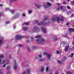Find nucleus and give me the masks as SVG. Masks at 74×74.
<instances>
[{
    "instance_id": "nucleus-1",
    "label": "nucleus",
    "mask_w": 74,
    "mask_h": 74,
    "mask_svg": "<svg viewBox=\"0 0 74 74\" xmlns=\"http://www.w3.org/2000/svg\"><path fill=\"white\" fill-rule=\"evenodd\" d=\"M37 42L39 44H43L45 41L44 39L42 38L41 36L40 35H38L37 36Z\"/></svg>"
},
{
    "instance_id": "nucleus-2",
    "label": "nucleus",
    "mask_w": 74,
    "mask_h": 74,
    "mask_svg": "<svg viewBox=\"0 0 74 74\" xmlns=\"http://www.w3.org/2000/svg\"><path fill=\"white\" fill-rule=\"evenodd\" d=\"M4 63H5L6 64H4L3 65V67H5L6 66V64H8V62L7 61V59L3 60L2 61V63H1V60H0V64H4Z\"/></svg>"
},
{
    "instance_id": "nucleus-3",
    "label": "nucleus",
    "mask_w": 74,
    "mask_h": 74,
    "mask_svg": "<svg viewBox=\"0 0 74 74\" xmlns=\"http://www.w3.org/2000/svg\"><path fill=\"white\" fill-rule=\"evenodd\" d=\"M60 18H59L57 17V21L58 22V23H60V22L59 21H61V22H63L64 21V16H63L60 15Z\"/></svg>"
},
{
    "instance_id": "nucleus-4",
    "label": "nucleus",
    "mask_w": 74,
    "mask_h": 74,
    "mask_svg": "<svg viewBox=\"0 0 74 74\" xmlns=\"http://www.w3.org/2000/svg\"><path fill=\"white\" fill-rule=\"evenodd\" d=\"M41 30L42 31L45 33H47V30H46V29L44 27H42L41 28Z\"/></svg>"
},
{
    "instance_id": "nucleus-5",
    "label": "nucleus",
    "mask_w": 74,
    "mask_h": 74,
    "mask_svg": "<svg viewBox=\"0 0 74 74\" xmlns=\"http://www.w3.org/2000/svg\"><path fill=\"white\" fill-rule=\"evenodd\" d=\"M69 34H71V32H74V29L73 28H69Z\"/></svg>"
},
{
    "instance_id": "nucleus-6",
    "label": "nucleus",
    "mask_w": 74,
    "mask_h": 74,
    "mask_svg": "<svg viewBox=\"0 0 74 74\" xmlns=\"http://www.w3.org/2000/svg\"><path fill=\"white\" fill-rule=\"evenodd\" d=\"M17 39V40H18V39H21L22 38H23V36H19V35H17L15 37Z\"/></svg>"
},
{
    "instance_id": "nucleus-7",
    "label": "nucleus",
    "mask_w": 74,
    "mask_h": 74,
    "mask_svg": "<svg viewBox=\"0 0 74 74\" xmlns=\"http://www.w3.org/2000/svg\"><path fill=\"white\" fill-rule=\"evenodd\" d=\"M44 24V21H43L42 22L41 21L40 22V23H38L37 25L38 26H40L41 25H42Z\"/></svg>"
},
{
    "instance_id": "nucleus-8",
    "label": "nucleus",
    "mask_w": 74,
    "mask_h": 74,
    "mask_svg": "<svg viewBox=\"0 0 74 74\" xmlns=\"http://www.w3.org/2000/svg\"><path fill=\"white\" fill-rule=\"evenodd\" d=\"M69 46H67L65 47V52H67L69 51Z\"/></svg>"
},
{
    "instance_id": "nucleus-9",
    "label": "nucleus",
    "mask_w": 74,
    "mask_h": 74,
    "mask_svg": "<svg viewBox=\"0 0 74 74\" xmlns=\"http://www.w3.org/2000/svg\"><path fill=\"white\" fill-rule=\"evenodd\" d=\"M19 17V14H17L16 16H14L13 17V19H15V18H17Z\"/></svg>"
},
{
    "instance_id": "nucleus-10",
    "label": "nucleus",
    "mask_w": 74,
    "mask_h": 74,
    "mask_svg": "<svg viewBox=\"0 0 74 74\" xmlns=\"http://www.w3.org/2000/svg\"><path fill=\"white\" fill-rule=\"evenodd\" d=\"M56 18L55 17H53L51 19V21L52 22H54L55 21Z\"/></svg>"
},
{
    "instance_id": "nucleus-11",
    "label": "nucleus",
    "mask_w": 74,
    "mask_h": 74,
    "mask_svg": "<svg viewBox=\"0 0 74 74\" xmlns=\"http://www.w3.org/2000/svg\"><path fill=\"white\" fill-rule=\"evenodd\" d=\"M31 70L30 69H28L27 70V74H30V73Z\"/></svg>"
},
{
    "instance_id": "nucleus-12",
    "label": "nucleus",
    "mask_w": 74,
    "mask_h": 74,
    "mask_svg": "<svg viewBox=\"0 0 74 74\" xmlns=\"http://www.w3.org/2000/svg\"><path fill=\"white\" fill-rule=\"evenodd\" d=\"M53 40L54 41L58 40V37H57V36H55L54 38L53 39Z\"/></svg>"
},
{
    "instance_id": "nucleus-13",
    "label": "nucleus",
    "mask_w": 74,
    "mask_h": 74,
    "mask_svg": "<svg viewBox=\"0 0 74 74\" xmlns=\"http://www.w3.org/2000/svg\"><path fill=\"white\" fill-rule=\"evenodd\" d=\"M44 18H45V20L44 21H47V19L48 18V16H44Z\"/></svg>"
},
{
    "instance_id": "nucleus-14",
    "label": "nucleus",
    "mask_w": 74,
    "mask_h": 74,
    "mask_svg": "<svg viewBox=\"0 0 74 74\" xmlns=\"http://www.w3.org/2000/svg\"><path fill=\"white\" fill-rule=\"evenodd\" d=\"M16 69H17V66H16V63H14V70H16Z\"/></svg>"
},
{
    "instance_id": "nucleus-15",
    "label": "nucleus",
    "mask_w": 74,
    "mask_h": 74,
    "mask_svg": "<svg viewBox=\"0 0 74 74\" xmlns=\"http://www.w3.org/2000/svg\"><path fill=\"white\" fill-rule=\"evenodd\" d=\"M67 59V57H64L63 59H62V62H64V60Z\"/></svg>"
},
{
    "instance_id": "nucleus-16",
    "label": "nucleus",
    "mask_w": 74,
    "mask_h": 74,
    "mask_svg": "<svg viewBox=\"0 0 74 74\" xmlns=\"http://www.w3.org/2000/svg\"><path fill=\"white\" fill-rule=\"evenodd\" d=\"M66 42H65V41H63L62 42V43H61V44H63V45H64H64H65V44H66Z\"/></svg>"
},
{
    "instance_id": "nucleus-17",
    "label": "nucleus",
    "mask_w": 74,
    "mask_h": 74,
    "mask_svg": "<svg viewBox=\"0 0 74 74\" xmlns=\"http://www.w3.org/2000/svg\"><path fill=\"white\" fill-rule=\"evenodd\" d=\"M43 54L44 55H46L47 56H48V54L46 52H44L43 53Z\"/></svg>"
},
{
    "instance_id": "nucleus-18",
    "label": "nucleus",
    "mask_w": 74,
    "mask_h": 74,
    "mask_svg": "<svg viewBox=\"0 0 74 74\" xmlns=\"http://www.w3.org/2000/svg\"><path fill=\"white\" fill-rule=\"evenodd\" d=\"M46 4L48 5V6H51V3L48 2H47L46 3Z\"/></svg>"
},
{
    "instance_id": "nucleus-19",
    "label": "nucleus",
    "mask_w": 74,
    "mask_h": 74,
    "mask_svg": "<svg viewBox=\"0 0 74 74\" xmlns=\"http://www.w3.org/2000/svg\"><path fill=\"white\" fill-rule=\"evenodd\" d=\"M74 53H72L71 55L69 57L70 58H73V56H74Z\"/></svg>"
},
{
    "instance_id": "nucleus-20",
    "label": "nucleus",
    "mask_w": 74,
    "mask_h": 74,
    "mask_svg": "<svg viewBox=\"0 0 74 74\" xmlns=\"http://www.w3.org/2000/svg\"><path fill=\"white\" fill-rule=\"evenodd\" d=\"M66 74H72V72L70 71H67L66 72Z\"/></svg>"
},
{
    "instance_id": "nucleus-21",
    "label": "nucleus",
    "mask_w": 74,
    "mask_h": 74,
    "mask_svg": "<svg viewBox=\"0 0 74 74\" xmlns=\"http://www.w3.org/2000/svg\"><path fill=\"white\" fill-rule=\"evenodd\" d=\"M60 8L61 10H62L63 11H64V12H65V10H64V9H63V7L60 6Z\"/></svg>"
},
{
    "instance_id": "nucleus-22",
    "label": "nucleus",
    "mask_w": 74,
    "mask_h": 74,
    "mask_svg": "<svg viewBox=\"0 0 74 74\" xmlns=\"http://www.w3.org/2000/svg\"><path fill=\"white\" fill-rule=\"evenodd\" d=\"M28 14H31L32 13V10H29L28 12Z\"/></svg>"
},
{
    "instance_id": "nucleus-23",
    "label": "nucleus",
    "mask_w": 74,
    "mask_h": 74,
    "mask_svg": "<svg viewBox=\"0 0 74 74\" xmlns=\"http://www.w3.org/2000/svg\"><path fill=\"white\" fill-rule=\"evenodd\" d=\"M57 61L58 62V63L60 64H62V61H61L58 60Z\"/></svg>"
},
{
    "instance_id": "nucleus-24",
    "label": "nucleus",
    "mask_w": 74,
    "mask_h": 74,
    "mask_svg": "<svg viewBox=\"0 0 74 74\" xmlns=\"http://www.w3.org/2000/svg\"><path fill=\"white\" fill-rule=\"evenodd\" d=\"M41 72H43L44 71V66H42L41 69H40Z\"/></svg>"
},
{
    "instance_id": "nucleus-25",
    "label": "nucleus",
    "mask_w": 74,
    "mask_h": 74,
    "mask_svg": "<svg viewBox=\"0 0 74 74\" xmlns=\"http://www.w3.org/2000/svg\"><path fill=\"white\" fill-rule=\"evenodd\" d=\"M37 27H35L34 28V29L33 30V32H36V30H37Z\"/></svg>"
},
{
    "instance_id": "nucleus-26",
    "label": "nucleus",
    "mask_w": 74,
    "mask_h": 74,
    "mask_svg": "<svg viewBox=\"0 0 74 74\" xmlns=\"http://www.w3.org/2000/svg\"><path fill=\"white\" fill-rule=\"evenodd\" d=\"M47 56H48V59H50V58H51V54H50L49 55H48H48Z\"/></svg>"
},
{
    "instance_id": "nucleus-27",
    "label": "nucleus",
    "mask_w": 74,
    "mask_h": 74,
    "mask_svg": "<svg viewBox=\"0 0 74 74\" xmlns=\"http://www.w3.org/2000/svg\"><path fill=\"white\" fill-rule=\"evenodd\" d=\"M23 30H26L27 29V27H24L23 29Z\"/></svg>"
},
{
    "instance_id": "nucleus-28",
    "label": "nucleus",
    "mask_w": 74,
    "mask_h": 74,
    "mask_svg": "<svg viewBox=\"0 0 74 74\" xmlns=\"http://www.w3.org/2000/svg\"><path fill=\"white\" fill-rule=\"evenodd\" d=\"M74 14L73 13L71 15L70 18H73V17H74Z\"/></svg>"
},
{
    "instance_id": "nucleus-29",
    "label": "nucleus",
    "mask_w": 74,
    "mask_h": 74,
    "mask_svg": "<svg viewBox=\"0 0 74 74\" xmlns=\"http://www.w3.org/2000/svg\"><path fill=\"white\" fill-rule=\"evenodd\" d=\"M71 2V5H74V1H72Z\"/></svg>"
},
{
    "instance_id": "nucleus-30",
    "label": "nucleus",
    "mask_w": 74,
    "mask_h": 74,
    "mask_svg": "<svg viewBox=\"0 0 74 74\" xmlns=\"http://www.w3.org/2000/svg\"><path fill=\"white\" fill-rule=\"evenodd\" d=\"M4 58V55H2L0 56V58Z\"/></svg>"
},
{
    "instance_id": "nucleus-31",
    "label": "nucleus",
    "mask_w": 74,
    "mask_h": 74,
    "mask_svg": "<svg viewBox=\"0 0 74 74\" xmlns=\"http://www.w3.org/2000/svg\"><path fill=\"white\" fill-rule=\"evenodd\" d=\"M60 53L59 52V51L58 50L56 51V53L57 54H59Z\"/></svg>"
},
{
    "instance_id": "nucleus-32",
    "label": "nucleus",
    "mask_w": 74,
    "mask_h": 74,
    "mask_svg": "<svg viewBox=\"0 0 74 74\" xmlns=\"http://www.w3.org/2000/svg\"><path fill=\"white\" fill-rule=\"evenodd\" d=\"M67 8L68 9H69V10L71 9V7H70V6H67Z\"/></svg>"
},
{
    "instance_id": "nucleus-33",
    "label": "nucleus",
    "mask_w": 74,
    "mask_h": 74,
    "mask_svg": "<svg viewBox=\"0 0 74 74\" xmlns=\"http://www.w3.org/2000/svg\"><path fill=\"white\" fill-rule=\"evenodd\" d=\"M10 12L11 14H13L14 12V10H11Z\"/></svg>"
},
{
    "instance_id": "nucleus-34",
    "label": "nucleus",
    "mask_w": 74,
    "mask_h": 74,
    "mask_svg": "<svg viewBox=\"0 0 74 74\" xmlns=\"http://www.w3.org/2000/svg\"><path fill=\"white\" fill-rule=\"evenodd\" d=\"M49 69V67H47L46 69V71H48V69Z\"/></svg>"
},
{
    "instance_id": "nucleus-35",
    "label": "nucleus",
    "mask_w": 74,
    "mask_h": 74,
    "mask_svg": "<svg viewBox=\"0 0 74 74\" xmlns=\"http://www.w3.org/2000/svg\"><path fill=\"white\" fill-rule=\"evenodd\" d=\"M34 38H33L32 37L31 38V41H34Z\"/></svg>"
},
{
    "instance_id": "nucleus-36",
    "label": "nucleus",
    "mask_w": 74,
    "mask_h": 74,
    "mask_svg": "<svg viewBox=\"0 0 74 74\" xmlns=\"http://www.w3.org/2000/svg\"><path fill=\"white\" fill-rule=\"evenodd\" d=\"M3 43V40H0V45H1Z\"/></svg>"
},
{
    "instance_id": "nucleus-37",
    "label": "nucleus",
    "mask_w": 74,
    "mask_h": 74,
    "mask_svg": "<svg viewBox=\"0 0 74 74\" xmlns=\"http://www.w3.org/2000/svg\"><path fill=\"white\" fill-rule=\"evenodd\" d=\"M49 23H46L45 24V26H47V25H49Z\"/></svg>"
},
{
    "instance_id": "nucleus-38",
    "label": "nucleus",
    "mask_w": 74,
    "mask_h": 74,
    "mask_svg": "<svg viewBox=\"0 0 74 74\" xmlns=\"http://www.w3.org/2000/svg\"><path fill=\"white\" fill-rule=\"evenodd\" d=\"M10 69V66H8L6 67V69Z\"/></svg>"
},
{
    "instance_id": "nucleus-39",
    "label": "nucleus",
    "mask_w": 74,
    "mask_h": 74,
    "mask_svg": "<svg viewBox=\"0 0 74 74\" xmlns=\"http://www.w3.org/2000/svg\"><path fill=\"white\" fill-rule=\"evenodd\" d=\"M34 4L35 7H37V3H35Z\"/></svg>"
},
{
    "instance_id": "nucleus-40",
    "label": "nucleus",
    "mask_w": 74,
    "mask_h": 74,
    "mask_svg": "<svg viewBox=\"0 0 74 74\" xmlns=\"http://www.w3.org/2000/svg\"><path fill=\"white\" fill-rule=\"evenodd\" d=\"M29 24L28 23H24V25H27Z\"/></svg>"
},
{
    "instance_id": "nucleus-41",
    "label": "nucleus",
    "mask_w": 74,
    "mask_h": 74,
    "mask_svg": "<svg viewBox=\"0 0 74 74\" xmlns=\"http://www.w3.org/2000/svg\"><path fill=\"white\" fill-rule=\"evenodd\" d=\"M63 4H64V5H65V4H66V2L64 1L63 2Z\"/></svg>"
},
{
    "instance_id": "nucleus-42",
    "label": "nucleus",
    "mask_w": 74,
    "mask_h": 74,
    "mask_svg": "<svg viewBox=\"0 0 74 74\" xmlns=\"http://www.w3.org/2000/svg\"><path fill=\"white\" fill-rule=\"evenodd\" d=\"M32 48L33 49H36V46H33L32 47Z\"/></svg>"
},
{
    "instance_id": "nucleus-43",
    "label": "nucleus",
    "mask_w": 74,
    "mask_h": 74,
    "mask_svg": "<svg viewBox=\"0 0 74 74\" xmlns=\"http://www.w3.org/2000/svg\"><path fill=\"white\" fill-rule=\"evenodd\" d=\"M40 7H41V5H37V7L38 8H40Z\"/></svg>"
},
{
    "instance_id": "nucleus-44",
    "label": "nucleus",
    "mask_w": 74,
    "mask_h": 74,
    "mask_svg": "<svg viewBox=\"0 0 74 74\" xmlns=\"http://www.w3.org/2000/svg\"><path fill=\"white\" fill-rule=\"evenodd\" d=\"M18 47H22V46H23V45H22L21 44H20V45H18Z\"/></svg>"
},
{
    "instance_id": "nucleus-45",
    "label": "nucleus",
    "mask_w": 74,
    "mask_h": 74,
    "mask_svg": "<svg viewBox=\"0 0 74 74\" xmlns=\"http://www.w3.org/2000/svg\"><path fill=\"white\" fill-rule=\"evenodd\" d=\"M69 25H70V23H67L66 24V25L67 26H69Z\"/></svg>"
},
{
    "instance_id": "nucleus-46",
    "label": "nucleus",
    "mask_w": 74,
    "mask_h": 74,
    "mask_svg": "<svg viewBox=\"0 0 74 74\" xmlns=\"http://www.w3.org/2000/svg\"><path fill=\"white\" fill-rule=\"evenodd\" d=\"M55 74H59L58 71H56L55 73Z\"/></svg>"
},
{
    "instance_id": "nucleus-47",
    "label": "nucleus",
    "mask_w": 74,
    "mask_h": 74,
    "mask_svg": "<svg viewBox=\"0 0 74 74\" xmlns=\"http://www.w3.org/2000/svg\"><path fill=\"white\" fill-rule=\"evenodd\" d=\"M38 56V57L39 58H41V57H42V56L41 55H39V56Z\"/></svg>"
},
{
    "instance_id": "nucleus-48",
    "label": "nucleus",
    "mask_w": 74,
    "mask_h": 74,
    "mask_svg": "<svg viewBox=\"0 0 74 74\" xmlns=\"http://www.w3.org/2000/svg\"><path fill=\"white\" fill-rule=\"evenodd\" d=\"M16 0H11V2H12V1H16Z\"/></svg>"
},
{
    "instance_id": "nucleus-49",
    "label": "nucleus",
    "mask_w": 74,
    "mask_h": 74,
    "mask_svg": "<svg viewBox=\"0 0 74 74\" xmlns=\"http://www.w3.org/2000/svg\"><path fill=\"white\" fill-rule=\"evenodd\" d=\"M72 13V12L71 11H69V14H71Z\"/></svg>"
},
{
    "instance_id": "nucleus-50",
    "label": "nucleus",
    "mask_w": 74,
    "mask_h": 74,
    "mask_svg": "<svg viewBox=\"0 0 74 74\" xmlns=\"http://www.w3.org/2000/svg\"><path fill=\"white\" fill-rule=\"evenodd\" d=\"M1 71H2L1 69L0 70V74H3V73H2L1 72Z\"/></svg>"
},
{
    "instance_id": "nucleus-51",
    "label": "nucleus",
    "mask_w": 74,
    "mask_h": 74,
    "mask_svg": "<svg viewBox=\"0 0 74 74\" xmlns=\"http://www.w3.org/2000/svg\"><path fill=\"white\" fill-rule=\"evenodd\" d=\"M22 16L23 17L25 16V14H22Z\"/></svg>"
},
{
    "instance_id": "nucleus-52",
    "label": "nucleus",
    "mask_w": 74,
    "mask_h": 74,
    "mask_svg": "<svg viewBox=\"0 0 74 74\" xmlns=\"http://www.w3.org/2000/svg\"><path fill=\"white\" fill-rule=\"evenodd\" d=\"M57 9L58 11H59L60 10V8L59 7H58L57 8Z\"/></svg>"
},
{
    "instance_id": "nucleus-53",
    "label": "nucleus",
    "mask_w": 74,
    "mask_h": 74,
    "mask_svg": "<svg viewBox=\"0 0 74 74\" xmlns=\"http://www.w3.org/2000/svg\"><path fill=\"white\" fill-rule=\"evenodd\" d=\"M39 61L40 62H42V61H43V60H42V59H40L39 60Z\"/></svg>"
},
{
    "instance_id": "nucleus-54",
    "label": "nucleus",
    "mask_w": 74,
    "mask_h": 74,
    "mask_svg": "<svg viewBox=\"0 0 74 74\" xmlns=\"http://www.w3.org/2000/svg\"><path fill=\"white\" fill-rule=\"evenodd\" d=\"M27 50L28 51H29V50H30V49H29V47H27Z\"/></svg>"
},
{
    "instance_id": "nucleus-55",
    "label": "nucleus",
    "mask_w": 74,
    "mask_h": 74,
    "mask_svg": "<svg viewBox=\"0 0 74 74\" xmlns=\"http://www.w3.org/2000/svg\"><path fill=\"white\" fill-rule=\"evenodd\" d=\"M35 39H37V36H36L34 38Z\"/></svg>"
},
{
    "instance_id": "nucleus-56",
    "label": "nucleus",
    "mask_w": 74,
    "mask_h": 74,
    "mask_svg": "<svg viewBox=\"0 0 74 74\" xmlns=\"http://www.w3.org/2000/svg\"><path fill=\"white\" fill-rule=\"evenodd\" d=\"M26 74V72H23L22 73V74Z\"/></svg>"
},
{
    "instance_id": "nucleus-57",
    "label": "nucleus",
    "mask_w": 74,
    "mask_h": 74,
    "mask_svg": "<svg viewBox=\"0 0 74 74\" xmlns=\"http://www.w3.org/2000/svg\"><path fill=\"white\" fill-rule=\"evenodd\" d=\"M57 5H60V3H59L57 4Z\"/></svg>"
},
{
    "instance_id": "nucleus-58",
    "label": "nucleus",
    "mask_w": 74,
    "mask_h": 74,
    "mask_svg": "<svg viewBox=\"0 0 74 74\" xmlns=\"http://www.w3.org/2000/svg\"><path fill=\"white\" fill-rule=\"evenodd\" d=\"M9 23V21H7L6 23V24H7L8 23Z\"/></svg>"
},
{
    "instance_id": "nucleus-59",
    "label": "nucleus",
    "mask_w": 74,
    "mask_h": 74,
    "mask_svg": "<svg viewBox=\"0 0 74 74\" xmlns=\"http://www.w3.org/2000/svg\"><path fill=\"white\" fill-rule=\"evenodd\" d=\"M66 1H67L68 2H70V0H66Z\"/></svg>"
},
{
    "instance_id": "nucleus-60",
    "label": "nucleus",
    "mask_w": 74,
    "mask_h": 74,
    "mask_svg": "<svg viewBox=\"0 0 74 74\" xmlns=\"http://www.w3.org/2000/svg\"><path fill=\"white\" fill-rule=\"evenodd\" d=\"M13 28H14V29H15V25H13Z\"/></svg>"
},
{
    "instance_id": "nucleus-61",
    "label": "nucleus",
    "mask_w": 74,
    "mask_h": 74,
    "mask_svg": "<svg viewBox=\"0 0 74 74\" xmlns=\"http://www.w3.org/2000/svg\"><path fill=\"white\" fill-rule=\"evenodd\" d=\"M48 8V6H45V8L46 9L47 8Z\"/></svg>"
},
{
    "instance_id": "nucleus-62",
    "label": "nucleus",
    "mask_w": 74,
    "mask_h": 74,
    "mask_svg": "<svg viewBox=\"0 0 74 74\" xmlns=\"http://www.w3.org/2000/svg\"><path fill=\"white\" fill-rule=\"evenodd\" d=\"M72 45H74V42H73V43H72Z\"/></svg>"
},
{
    "instance_id": "nucleus-63",
    "label": "nucleus",
    "mask_w": 74,
    "mask_h": 74,
    "mask_svg": "<svg viewBox=\"0 0 74 74\" xmlns=\"http://www.w3.org/2000/svg\"><path fill=\"white\" fill-rule=\"evenodd\" d=\"M35 22L37 23V21L36 20H35Z\"/></svg>"
},
{
    "instance_id": "nucleus-64",
    "label": "nucleus",
    "mask_w": 74,
    "mask_h": 74,
    "mask_svg": "<svg viewBox=\"0 0 74 74\" xmlns=\"http://www.w3.org/2000/svg\"><path fill=\"white\" fill-rule=\"evenodd\" d=\"M73 49H74V46L73 47Z\"/></svg>"
}]
</instances>
